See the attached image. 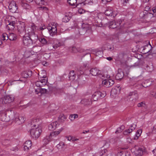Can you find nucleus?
<instances>
[{"label": "nucleus", "instance_id": "nucleus-1", "mask_svg": "<svg viewBox=\"0 0 156 156\" xmlns=\"http://www.w3.org/2000/svg\"><path fill=\"white\" fill-rule=\"evenodd\" d=\"M36 28L37 27L34 25L33 24L31 26V27L27 30L29 37L31 39L33 42H36L38 38L37 35L35 33L36 30Z\"/></svg>", "mask_w": 156, "mask_h": 156}, {"label": "nucleus", "instance_id": "nucleus-2", "mask_svg": "<svg viewBox=\"0 0 156 156\" xmlns=\"http://www.w3.org/2000/svg\"><path fill=\"white\" fill-rule=\"evenodd\" d=\"M12 120L17 124L20 125L23 123L25 120L24 116L17 112H13L12 115Z\"/></svg>", "mask_w": 156, "mask_h": 156}, {"label": "nucleus", "instance_id": "nucleus-3", "mask_svg": "<svg viewBox=\"0 0 156 156\" xmlns=\"http://www.w3.org/2000/svg\"><path fill=\"white\" fill-rule=\"evenodd\" d=\"M41 131V127H34L30 130V134L33 138L36 139L40 136Z\"/></svg>", "mask_w": 156, "mask_h": 156}, {"label": "nucleus", "instance_id": "nucleus-4", "mask_svg": "<svg viewBox=\"0 0 156 156\" xmlns=\"http://www.w3.org/2000/svg\"><path fill=\"white\" fill-rule=\"evenodd\" d=\"M80 34L84 35L86 33H91V26L88 24L83 23L82 25V28L79 31Z\"/></svg>", "mask_w": 156, "mask_h": 156}, {"label": "nucleus", "instance_id": "nucleus-5", "mask_svg": "<svg viewBox=\"0 0 156 156\" xmlns=\"http://www.w3.org/2000/svg\"><path fill=\"white\" fill-rule=\"evenodd\" d=\"M138 98L137 93L136 91H135L129 93L127 96V100L130 101H135Z\"/></svg>", "mask_w": 156, "mask_h": 156}, {"label": "nucleus", "instance_id": "nucleus-6", "mask_svg": "<svg viewBox=\"0 0 156 156\" xmlns=\"http://www.w3.org/2000/svg\"><path fill=\"white\" fill-rule=\"evenodd\" d=\"M105 96V94L98 91L94 93L92 96V99L94 101H96L98 99L103 98Z\"/></svg>", "mask_w": 156, "mask_h": 156}, {"label": "nucleus", "instance_id": "nucleus-7", "mask_svg": "<svg viewBox=\"0 0 156 156\" xmlns=\"http://www.w3.org/2000/svg\"><path fill=\"white\" fill-rule=\"evenodd\" d=\"M44 76L41 77V79L40 80L37 81L35 83L36 86L37 87L40 88L43 86L45 85L46 84V76L44 77Z\"/></svg>", "mask_w": 156, "mask_h": 156}, {"label": "nucleus", "instance_id": "nucleus-8", "mask_svg": "<svg viewBox=\"0 0 156 156\" xmlns=\"http://www.w3.org/2000/svg\"><path fill=\"white\" fill-rule=\"evenodd\" d=\"M23 41L24 45L28 47L32 45L33 43V41L29 36H24Z\"/></svg>", "mask_w": 156, "mask_h": 156}, {"label": "nucleus", "instance_id": "nucleus-9", "mask_svg": "<svg viewBox=\"0 0 156 156\" xmlns=\"http://www.w3.org/2000/svg\"><path fill=\"white\" fill-rule=\"evenodd\" d=\"M105 15L108 16H110L114 17L117 15V13L113 11L112 8L110 7L107 8L105 12Z\"/></svg>", "mask_w": 156, "mask_h": 156}, {"label": "nucleus", "instance_id": "nucleus-10", "mask_svg": "<svg viewBox=\"0 0 156 156\" xmlns=\"http://www.w3.org/2000/svg\"><path fill=\"white\" fill-rule=\"evenodd\" d=\"M114 83L113 80L112 79H105L102 81V84L107 87L112 86Z\"/></svg>", "mask_w": 156, "mask_h": 156}, {"label": "nucleus", "instance_id": "nucleus-11", "mask_svg": "<svg viewBox=\"0 0 156 156\" xmlns=\"http://www.w3.org/2000/svg\"><path fill=\"white\" fill-rule=\"evenodd\" d=\"M121 23V20H119L118 22L115 21L110 22L109 23V28L113 29L116 28L120 25Z\"/></svg>", "mask_w": 156, "mask_h": 156}, {"label": "nucleus", "instance_id": "nucleus-12", "mask_svg": "<svg viewBox=\"0 0 156 156\" xmlns=\"http://www.w3.org/2000/svg\"><path fill=\"white\" fill-rule=\"evenodd\" d=\"M17 9V6L16 2L14 1L10 2V12L15 13Z\"/></svg>", "mask_w": 156, "mask_h": 156}, {"label": "nucleus", "instance_id": "nucleus-13", "mask_svg": "<svg viewBox=\"0 0 156 156\" xmlns=\"http://www.w3.org/2000/svg\"><path fill=\"white\" fill-rule=\"evenodd\" d=\"M59 126V124L57 121L51 123L48 126V129L49 130H53L57 128Z\"/></svg>", "mask_w": 156, "mask_h": 156}, {"label": "nucleus", "instance_id": "nucleus-14", "mask_svg": "<svg viewBox=\"0 0 156 156\" xmlns=\"http://www.w3.org/2000/svg\"><path fill=\"white\" fill-rule=\"evenodd\" d=\"M24 151H27L31 147L32 142L30 140H28L26 141L24 144Z\"/></svg>", "mask_w": 156, "mask_h": 156}, {"label": "nucleus", "instance_id": "nucleus-15", "mask_svg": "<svg viewBox=\"0 0 156 156\" xmlns=\"http://www.w3.org/2000/svg\"><path fill=\"white\" fill-rule=\"evenodd\" d=\"M100 71L96 68H94L91 69L90 70V73L93 76L99 75L100 73L99 72Z\"/></svg>", "mask_w": 156, "mask_h": 156}, {"label": "nucleus", "instance_id": "nucleus-16", "mask_svg": "<svg viewBox=\"0 0 156 156\" xmlns=\"http://www.w3.org/2000/svg\"><path fill=\"white\" fill-rule=\"evenodd\" d=\"M32 75V71L30 70H26L22 73V76L24 78H27Z\"/></svg>", "mask_w": 156, "mask_h": 156}, {"label": "nucleus", "instance_id": "nucleus-17", "mask_svg": "<svg viewBox=\"0 0 156 156\" xmlns=\"http://www.w3.org/2000/svg\"><path fill=\"white\" fill-rule=\"evenodd\" d=\"M63 128H61L57 131H54L50 133L51 138H52L53 140H55V138L62 131Z\"/></svg>", "mask_w": 156, "mask_h": 156}, {"label": "nucleus", "instance_id": "nucleus-18", "mask_svg": "<svg viewBox=\"0 0 156 156\" xmlns=\"http://www.w3.org/2000/svg\"><path fill=\"white\" fill-rule=\"evenodd\" d=\"M81 103L84 105H90L92 104V101L90 99H84L81 100Z\"/></svg>", "mask_w": 156, "mask_h": 156}, {"label": "nucleus", "instance_id": "nucleus-19", "mask_svg": "<svg viewBox=\"0 0 156 156\" xmlns=\"http://www.w3.org/2000/svg\"><path fill=\"white\" fill-rule=\"evenodd\" d=\"M66 146L63 142H61L56 145V147L59 150H62L66 148Z\"/></svg>", "mask_w": 156, "mask_h": 156}, {"label": "nucleus", "instance_id": "nucleus-20", "mask_svg": "<svg viewBox=\"0 0 156 156\" xmlns=\"http://www.w3.org/2000/svg\"><path fill=\"white\" fill-rule=\"evenodd\" d=\"M51 137V134L49 135L46 136L43 140V142L45 144H47L48 142L53 140Z\"/></svg>", "mask_w": 156, "mask_h": 156}, {"label": "nucleus", "instance_id": "nucleus-21", "mask_svg": "<svg viewBox=\"0 0 156 156\" xmlns=\"http://www.w3.org/2000/svg\"><path fill=\"white\" fill-rule=\"evenodd\" d=\"M123 73L122 71L119 72L118 71V73L115 76V79L117 80H120L123 78Z\"/></svg>", "mask_w": 156, "mask_h": 156}, {"label": "nucleus", "instance_id": "nucleus-22", "mask_svg": "<svg viewBox=\"0 0 156 156\" xmlns=\"http://www.w3.org/2000/svg\"><path fill=\"white\" fill-rule=\"evenodd\" d=\"M152 83L150 79H148L144 81V83L142 85L144 87H147L150 86Z\"/></svg>", "mask_w": 156, "mask_h": 156}, {"label": "nucleus", "instance_id": "nucleus-23", "mask_svg": "<svg viewBox=\"0 0 156 156\" xmlns=\"http://www.w3.org/2000/svg\"><path fill=\"white\" fill-rule=\"evenodd\" d=\"M18 31L20 33L23 32L25 31V27L24 24L19 25L18 27Z\"/></svg>", "mask_w": 156, "mask_h": 156}, {"label": "nucleus", "instance_id": "nucleus-24", "mask_svg": "<svg viewBox=\"0 0 156 156\" xmlns=\"http://www.w3.org/2000/svg\"><path fill=\"white\" fill-rule=\"evenodd\" d=\"M76 77V74L74 73V71H72L70 72L69 74V78L70 80H75Z\"/></svg>", "mask_w": 156, "mask_h": 156}, {"label": "nucleus", "instance_id": "nucleus-25", "mask_svg": "<svg viewBox=\"0 0 156 156\" xmlns=\"http://www.w3.org/2000/svg\"><path fill=\"white\" fill-rule=\"evenodd\" d=\"M36 3L40 5H45L47 4V1L46 0H35Z\"/></svg>", "mask_w": 156, "mask_h": 156}, {"label": "nucleus", "instance_id": "nucleus-26", "mask_svg": "<svg viewBox=\"0 0 156 156\" xmlns=\"http://www.w3.org/2000/svg\"><path fill=\"white\" fill-rule=\"evenodd\" d=\"M68 3L72 6H77L78 4L77 0H67Z\"/></svg>", "mask_w": 156, "mask_h": 156}, {"label": "nucleus", "instance_id": "nucleus-27", "mask_svg": "<svg viewBox=\"0 0 156 156\" xmlns=\"http://www.w3.org/2000/svg\"><path fill=\"white\" fill-rule=\"evenodd\" d=\"M135 154L136 155H140L141 156L143 153V150L142 148H139L135 151Z\"/></svg>", "mask_w": 156, "mask_h": 156}, {"label": "nucleus", "instance_id": "nucleus-28", "mask_svg": "<svg viewBox=\"0 0 156 156\" xmlns=\"http://www.w3.org/2000/svg\"><path fill=\"white\" fill-rule=\"evenodd\" d=\"M38 121L39 120L38 119H34L32 120L31 122V125L32 126H33L34 127H39L38 124H37Z\"/></svg>", "mask_w": 156, "mask_h": 156}, {"label": "nucleus", "instance_id": "nucleus-29", "mask_svg": "<svg viewBox=\"0 0 156 156\" xmlns=\"http://www.w3.org/2000/svg\"><path fill=\"white\" fill-rule=\"evenodd\" d=\"M145 14H144V12H142L140 13V15H144V16L142 17V18H143L144 19H147V17H148L149 16L151 17V14L149 12H147V11H146L145 12Z\"/></svg>", "mask_w": 156, "mask_h": 156}, {"label": "nucleus", "instance_id": "nucleus-30", "mask_svg": "<svg viewBox=\"0 0 156 156\" xmlns=\"http://www.w3.org/2000/svg\"><path fill=\"white\" fill-rule=\"evenodd\" d=\"M117 156H130V154L128 152L122 151L119 152L117 153Z\"/></svg>", "mask_w": 156, "mask_h": 156}, {"label": "nucleus", "instance_id": "nucleus-31", "mask_svg": "<svg viewBox=\"0 0 156 156\" xmlns=\"http://www.w3.org/2000/svg\"><path fill=\"white\" fill-rule=\"evenodd\" d=\"M40 41L41 43L43 44H45L49 43H52L49 41H48L47 40L44 38H41L40 39Z\"/></svg>", "mask_w": 156, "mask_h": 156}, {"label": "nucleus", "instance_id": "nucleus-32", "mask_svg": "<svg viewBox=\"0 0 156 156\" xmlns=\"http://www.w3.org/2000/svg\"><path fill=\"white\" fill-rule=\"evenodd\" d=\"M86 3H88L89 5H93L97 3V0H86Z\"/></svg>", "mask_w": 156, "mask_h": 156}, {"label": "nucleus", "instance_id": "nucleus-33", "mask_svg": "<svg viewBox=\"0 0 156 156\" xmlns=\"http://www.w3.org/2000/svg\"><path fill=\"white\" fill-rule=\"evenodd\" d=\"M117 88L119 89V87H117L114 88H112L111 92V94L113 95V94H117L119 92L117 90Z\"/></svg>", "mask_w": 156, "mask_h": 156}, {"label": "nucleus", "instance_id": "nucleus-34", "mask_svg": "<svg viewBox=\"0 0 156 156\" xmlns=\"http://www.w3.org/2000/svg\"><path fill=\"white\" fill-rule=\"evenodd\" d=\"M0 102L3 104H7L9 102V100L5 97L3 98L0 99Z\"/></svg>", "mask_w": 156, "mask_h": 156}, {"label": "nucleus", "instance_id": "nucleus-35", "mask_svg": "<svg viewBox=\"0 0 156 156\" xmlns=\"http://www.w3.org/2000/svg\"><path fill=\"white\" fill-rule=\"evenodd\" d=\"M59 120L61 122L64 121L66 119V117L63 114H61L58 117Z\"/></svg>", "mask_w": 156, "mask_h": 156}, {"label": "nucleus", "instance_id": "nucleus-36", "mask_svg": "<svg viewBox=\"0 0 156 156\" xmlns=\"http://www.w3.org/2000/svg\"><path fill=\"white\" fill-rule=\"evenodd\" d=\"M103 52L101 51H98L95 52L94 54L97 56H98L100 58L103 56Z\"/></svg>", "mask_w": 156, "mask_h": 156}, {"label": "nucleus", "instance_id": "nucleus-37", "mask_svg": "<svg viewBox=\"0 0 156 156\" xmlns=\"http://www.w3.org/2000/svg\"><path fill=\"white\" fill-rule=\"evenodd\" d=\"M17 39V36L13 33H10V41H15Z\"/></svg>", "mask_w": 156, "mask_h": 156}, {"label": "nucleus", "instance_id": "nucleus-38", "mask_svg": "<svg viewBox=\"0 0 156 156\" xmlns=\"http://www.w3.org/2000/svg\"><path fill=\"white\" fill-rule=\"evenodd\" d=\"M78 117V115L76 114L70 115L69 116V119L71 121H73L74 119Z\"/></svg>", "mask_w": 156, "mask_h": 156}, {"label": "nucleus", "instance_id": "nucleus-39", "mask_svg": "<svg viewBox=\"0 0 156 156\" xmlns=\"http://www.w3.org/2000/svg\"><path fill=\"white\" fill-rule=\"evenodd\" d=\"M16 22L15 21H10V30H14L15 27Z\"/></svg>", "mask_w": 156, "mask_h": 156}, {"label": "nucleus", "instance_id": "nucleus-40", "mask_svg": "<svg viewBox=\"0 0 156 156\" xmlns=\"http://www.w3.org/2000/svg\"><path fill=\"white\" fill-rule=\"evenodd\" d=\"M8 39V36L7 34L5 33L3 34L2 35L1 39L3 41L7 40Z\"/></svg>", "mask_w": 156, "mask_h": 156}, {"label": "nucleus", "instance_id": "nucleus-41", "mask_svg": "<svg viewBox=\"0 0 156 156\" xmlns=\"http://www.w3.org/2000/svg\"><path fill=\"white\" fill-rule=\"evenodd\" d=\"M69 50L71 51L73 53H76L78 51V50L74 46H73L69 48Z\"/></svg>", "mask_w": 156, "mask_h": 156}, {"label": "nucleus", "instance_id": "nucleus-42", "mask_svg": "<svg viewBox=\"0 0 156 156\" xmlns=\"http://www.w3.org/2000/svg\"><path fill=\"white\" fill-rule=\"evenodd\" d=\"M107 150L106 149H104L103 150H102L100 152V156H102L104 155H107L106 152H107Z\"/></svg>", "mask_w": 156, "mask_h": 156}, {"label": "nucleus", "instance_id": "nucleus-43", "mask_svg": "<svg viewBox=\"0 0 156 156\" xmlns=\"http://www.w3.org/2000/svg\"><path fill=\"white\" fill-rule=\"evenodd\" d=\"M70 17L66 16H65L62 19V22H67L69 20Z\"/></svg>", "mask_w": 156, "mask_h": 156}, {"label": "nucleus", "instance_id": "nucleus-44", "mask_svg": "<svg viewBox=\"0 0 156 156\" xmlns=\"http://www.w3.org/2000/svg\"><path fill=\"white\" fill-rule=\"evenodd\" d=\"M147 71L148 72H151L153 70V67L152 65L150 66H146V69Z\"/></svg>", "mask_w": 156, "mask_h": 156}, {"label": "nucleus", "instance_id": "nucleus-45", "mask_svg": "<svg viewBox=\"0 0 156 156\" xmlns=\"http://www.w3.org/2000/svg\"><path fill=\"white\" fill-rule=\"evenodd\" d=\"M48 29L49 31V34L51 36H54L56 34V33H55L54 32L53 30H52L50 29H49V28H48Z\"/></svg>", "mask_w": 156, "mask_h": 156}, {"label": "nucleus", "instance_id": "nucleus-46", "mask_svg": "<svg viewBox=\"0 0 156 156\" xmlns=\"http://www.w3.org/2000/svg\"><path fill=\"white\" fill-rule=\"evenodd\" d=\"M142 131L141 129H138L136 133V136L137 137V139L140 136V134L142 133Z\"/></svg>", "mask_w": 156, "mask_h": 156}, {"label": "nucleus", "instance_id": "nucleus-47", "mask_svg": "<svg viewBox=\"0 0 156 156\" xmlns=\"http://www.w3.org/2000/svg\"><path fill=\"white\" fill-rule=\"evenodd\" d=\"M49 29H50L53 30L55 33H57V29L55 25H53L52 27L49 28Z\"/></svg>", "mask_w": 156, "mask_h": 156}, {"label": "nucleus", "instance_id": "nucleus-48", "mask_svg": "<svg viewBox=\"0 0 156 156\" xmlns=\"http://www.w3.org/2000/svg\"><path fill=\"white\" fill-rule=\"evenodd\" d=\"M39 91L40 93H41V94H45L47 92V90L45 89L40 88Z\"/></svg>", "mask_w": 156, "mask_h": 156}, {"label": "nucleus", "instance_id": "nucleus-49", "mask_svg": "<svg viewBox=\"0 0 156 156\" xmlns=\"http://www.w3.org/2000/svg\"><path fill=\"white\" fill-rule=\"evenodd\" d=\"M136 125L135 124H133L130 127L129 129L130 130L131 132L134 130L136 128Z\"/></svg>", "mask_w": 156, "mask_h": 156}, {"label": "nucleus", "instance_id": "nucleus-50", "mask_svg": "<svg viewBox=\"0 0 156 156\" xmlns=\"http://www.w3.org/2000/svg\"><path fill=\"white\" fill-rule=\"evenodd\" d=\"M129 129L125 130L123 132V134L124 135H128L131 132Z\"/></svg>", "mask_w": 156, "mask_h": 156}, {"label": "nucleus", "instance_id": "nucleus-51", "mask_svg": "<svg viewBox=\"0 0 156 156\" xmlns=\"http://www.w3.org/2000/svg\"><path fill=\"white\" fill-rule=\"evenodd\" d=\"M18 149L16 146H15V147H12L11 149H10V150L11 151H14L15 152L17 151H18Z\"/></svg>", "mask_w": 156, "mask_h": 156}, {"label": "nucleus", "instance_id": "nucleus-52", "mask_svg": "<svg viewBox=\"0 0 156 156\" xmlns=\"http://www.w3.org/2000/svg\"><path fill=\"white\" fill-rule=\"evenodd\" d=\"M78 13L80 14H82L85 12V10L81 8L78 9Z\"/></svg>", "mask_w": 156, "mask_h": 156}, {"label": "nucleus", "instance_id": "nucleus-53", "mask_svg": "<svg viewBox=\"0 0 156 156\" xmlns=\"http://www.w3.org/2000/svg\"><path fill=\"white\" fill-rule=\"evenodd\" d=\"M145 105V104L143 102H142L140 103H138L137 104V106L138 107H143Z\"/></svg>", "mask_w": 156, "mask_h": 156}, {"label": "nucleus", "instance_id": "nucleus-54", "mask_svg": "<svg viewBox=\"0 0 156 156\" xmlns=\"http://www.w3.org/2000/svg\"><path fill=\"white\" fill-rule=\"evenodd\" d=\"M151 96L156 98V93L154 91H151Z\"/></svg>", "mask_w": 156, "mask_h": 156}, {"label": "nucleus", "instance_id": "nucleus-55", "mask_svg": "<svg viewBox=\"0 0 156 156\" xmlns=\"http://www.w3.org/2000/svg\"><path fill=\"white\" fill-rule=\"evenodd\" d=\"M84 72L83 70H81V69H79L78 72L77 74L78 75H80L83 74Z\"/></svg>", "mask_w": 156, "mask_h": 156}, {"label": "nucleus", "instance_id": "nucleus-56", "mask_svg": "<svg viewBox=\"0 0 156 156\" xmlns=\"http://www.w3.org/2000/svg\"><path fill=\"white\" fill-rule=\"evenodd\" d=\"M121 1L123 2V5H126V3H129V0H121Z\"/></svg>", "mask_w": 156, "mask_h": 156}, {"label": "nucleus", "instance_id": "nucleus-57", "mask_svg": "<svg viewBox=\"0 0 156 156\" xmlns=\"http://www.w3.org/2000/svg\"><path fill=\"white\" fill-rule=\"evenodd\" d=\"M46 29V27L45 26H44L42 27H39V29H37L36 28V30L37 29L38 30H43L45 29Z\"/></svg>", "mask_w": 156, "mask_h": 156}, {"label": "nucleus", "instance_id": "nucleus-58", "mask_svg": "<svg viewBox=\"0 0 156 156\" xmlns=\"http://www.w3.org/2000/svg\"><path fill=\"white\" fill-rule=\"evenodd\" d=\"M112 0H102V2L105 4H106L108 2H110Z\"/></svg>", "mask_w": 156, "mask_h": 156}, {"label": "nucleus", "instance_id": "nucleus-59", "mask_svg": "<svg viewBox=\"0 0 156 156\" xmlns=\"http://www.w3.org/2000/svg\"><path fill=\"white\" fill-rule=\"evenodd\" d=\"M68 140L69 141H70L72 140L73 141H74L76 140L74 139L73 137H72L71 136H69L68 137Z\"/></svg>", "mask_w": 156, "mask_h": 156}, {"label": "nucleus", "instance_id": "nucleus-60", "mask_svg": "<svg viewBox=\"0 0 156 156\" xmlns=\"http://www.w3.org/2000/svg\"><path fill=\"white\" fill-rule=\"evenodd\" d=\"M10 102H12L14 99V96L13 95H10Z\"/></svg>", "mask_w": 156, "mask_h": 156}, {"label": "nucleus", "instance_id": "nucleus-61", "mask_svg": "<svg viewBox=\"0 0 156 156\" xmlns=\"http://www.w3.org/2000/svg\"><path fill=\"white\" fill-rule=\"evenodd\" d=\"M122 131V130H121L120 127L118 128L117 129L116 131H115V133H120Z\"/></svg>", "mask_w": 156, "mask_h": 156}, {"label": "nucleus", "instance_id": "nucleus-62", "mask_svg": "<svg viewBox=\"0 0 156 156\" xmlns=\"http://www.w3.org/2000/svg\"><path fill=\"white\" fill-rule=\"evenodd\" d=\"M86 0H77L78 1V4H80L84 2Z\"/></svg>", "mask_w": 156, "mask_h": 156}, {"label": "nucleus", "instance_id": "nucleus-63", "mask_svg": "<svg viewBox=\"0 0 156 156\" xmlns=\"http://www.w3.org/2000/svg\"><path fill=\"white\" fill-rule=\"evenodd\" d=\"M153 11L154 14L156 15V7H154L153 9Z\"/></svg>", "mask_w": 156, "mask_h": 156}, {"label": "nucleus", "instance_id": "nucleus-64", "mask_svg": "<svg viewBox=\"0 0 156 156\" xmlns=\"http://www.w3.org/2000/svg\"><path fill=\"white\" fill-rule=\"evenodd\" d=\"M153 132L156 133V125L154 126L153 128Z\"/></svg>", "mask_w": 156, "mask_h": 156}]
</instances>
